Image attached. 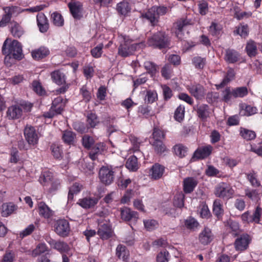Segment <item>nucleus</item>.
Returning <instances> with one entry per match:
<instances>
[{"label":"nucleus","mask_w":262,"mask_h":262,"mask_svg":"<svg viewBox=\"0 0 262 262\" xmlns=\"http://www.w3.org/2000/svg\"><path fill=\"white\" fill-rule=\"evenodd\" d=\"M118 38L120 43L118 48V54L123 57L132 55L136 50L145 46L143 42L133 43V40L127 36L121 35L119 36Z\"/></svg>","instance_id":"f257e3e1"},{"label":"nucleus","mask_w":262,"mask_h":262,"mask_svg":"<svg viewBox=\"0 0 262 262\" xmlns=\"http://www.w3.org/2000/svg\"><path fill=\"white\" fill-rule=\"evenodd\" d=\"M33 104L28 101H22L13 104L8 107L6 116L10 120H15L21 118L24 112H30Z\"/></svg>","instance_id":"f03ea898"},{"label":"nucleus","mask_w":262,"mask_h":262,"mask_svg":"<svg viewBox=\"0 0 262 262\" xmlns=\"http://www.w3.org/2000/svg\"><path fill=\"white\" fill-rule=\"evenodd\" d=\"M147 44L154 48L161 49L168 47L170 44V38L165 32L159 31L149 37Z\"/></svg>","instance_id":"7ed1b4c3"},{"label":"nucleus","mask_w":262,"mask_h":262,"mask_svg":"<svg viewBox=\"0 0 262 262\" xmlns=\"http://www.w3.org/2000/svg\"><path fill=\"white\" fill-rule=\"evenodd\" d=\"M6 40L4 43L2 51L4 54L6 55L5 59L8 57L10 58L13 57L15 59L20 60L23 55L22 53V47L20 43L17 40H13L8 46L6 47Z\"/></svg>","instance_id":"20e7f679"},{"label":"nucleus","mask_w":262,"mask_h":262,"mask_svg":"<svg viewBox=\"0 0 262 262\" xmlns=\"http://www.w3.org/2000/svg\"><path fill=\"white\" fill-rule=\"evenodd\" d=\"M67 100L61 96L55 98L52 103V106L48 112L43 114L45 118H52L56 115L61 114L65 107Z\"/></svg>","instance_id":"39448f33"},{"label":"nucleus","mask_w":262,"mask_h":262,"mask_svg":"<svg viewBox=\"0 0 262 262\" xmlns=\"http://www.w3.org/2000/svg\"><path fill=\"white\" fill-rule=\"evenodd\" d=\"M214 193L216 197L228 200L233 196L234 191L230 184L221 182L215 186Z\"/></svg>","instance_id":"423d86ee"},{"label":"nucleus","mask_w":262,"mask_h":262,"mask_svg":"<svg viewBox=\"0 0 262 262\" xmlns=\"http://www.w3.org/2000/svg\"><path fill=\"white\" fill-rule=\"evenodd\" d=\"M115 172L111 166H102L99 171V178L100 182L105 185L111 184L115 177Z\"/></svg>","instance_id":"0eeeda50"},{"label":"nucleus","mask_w":262,"mask_h":262,"mask_svg":"<svg viewBox=\"0 0 262 262\" xmlns=\"http://www.w3.org/2000/svg\"><path fill=\"white\" fill-rule=\"evenodd\" d=\"M24 135L29 145L35 146L37 144L39 136L34 126L29 124L26 125L24 129Z\"/></svg>","instance_id":"6e6552de"},{"label":"nucleus","mask_w":262,"mask_h":262,"mask_svg":"<svg viewBox=\"0 0 262 262\" xmlns=\"http://www.w3.org/2000/svg\"><path fill=\"white\" fill-rule=\"evenodd\" d=\"M3 9L5 14L0 21V27H5L10 21L12 16L17 15L22 11L19 7L13 6L4 7Z\"/></svg>","instance_id":"1a4fd4ad"},{"label":"nucleus","mask_w":262,"mask_h":262,"mask_svg":"<svg viewBox=\"0 0 262 262\" xmlns=\"http://www.w3.org/2000/svg\"><path fill=\"white\" fill-rule=\"evenodd\" d=\"M252 241L251 237L247 233H244L238 236L234 243L235 250L237 251H244L248 249Z\"/></svg>","instance_id":"9d476101"},{"label":"nucleus","mask_w":262,"mask_h":262,"mask_svg":"<svg viewBox=\"0 0 262 262\" xmlns=\"http://www.w3.org/2000/svg\"><path fill=\"white\" fill-rule=\"evenodd\" d=\"M97 234L102 240H106L112 237L113 231L110 224L106 221L99 223Z\"/></svg>","instance_id":"9b49d317"},{"label":"nucleus","mask_w":262,"mask_h":262,"mask_svg":"<svg viewBox=\"0 0 262 262\" xmlns=\"http://www.w3.org/2000/svg\"><path fill=\"white\" fill-rule=\"evenodd\" d=\"M55 231L60 236H67L70 231L68 221L65 219L58 220L55 224Z\"/></svg>","instance_id":"f8f14e48"},{"label":"nucleus","mask_w":262,"mask_h":262,"mask_svg":"<svg viewBox=\"0 0 262 262\" xmlns=\"http://www.w3.org/2000/svg\"><path fill=\"white\" fill-rule=\"evenodd\" d=\"M187 90L196 99H202L206 94V91L204 86L199 83H193L188 86Z\"/></svg>","instance_id":"ddd939ff"},{"label":"nucleus","mask_w":262,"mask_h":262,"mask_svg":"<svg viewBox=\"0 0 262 262\" xmlns=\"http://www.w3.org/2000/svg\"><path fill=\"white\" fill-rule=\"evenodd\" d=\"M68 7L74 19L79 20L82 17L83 7L80 2H74L69 3Z\"/></svg>","instance_id":"4468645a"},{"label":"nucleus","mask_w":262,"mask_h":262,"mask_svg":"<svg viewBox=\"0 0 262 262\" xmlns=\"http://www.w3.org/2000/svg\"><path fill=\"white\" fill-rule=\"evenodd\" d=\"M213 147L210 145L198 147L194 151L193 159H204L208 157L212 152Z\"/></svg>","instance_id":"2eb2a0df"},{"label":"nucleus","mask_w":262,"mask_h":262,"mask_svg":"<svg viewBox=\"0 0 262 262\" xmlns=\"http://www.w3.org/2000/svg\"><path fill=\"white\" fill-rule=\"evenodd\" d=\"M191 24V20L187 18L181 19L174 24L173 27L176 30L175 33L179 39H182L183 38V34L182 31L184 28Z\"/></svg>","instance_id":"dca6fc26"},{"label":"nucleus","mask_w":262,"mask_h":262,"mask_svg":"<svg viewBox=\"0 0 262 262\" xmlns=\"http://www.w3.org/2000/svg\"><path fill=\"white\" fill-rule=\"evenodd\" d=\"M48 242L52 248L57 250L62 255L64 254V253L68 252L70 250L69 245L64 242L60 241H56L53 239H50Z\"/></svg>","instance_id":"f3484780"},{"label":"nucleus","mask_w":262,"mask_h":262,"mask_svg":"<svg viewBox=\"0 0 262 262\" xmlns=\"http://www.w3.org/2000/svg\"><path fill=\"white\" fill-rule=\"evenodd\" d=\"M213 239V235L211 230L207 227L201 231L199 235V242L204 245H207L210 244Z\"/></svg>","instance_id":"a211bd4d"},{"label":"nucleus","mask_w":262,"mask_h":262,"mask_svg":"<svg viewBox=\"0 0 262 262\" xmlns=\"http://www.w3.org/2000/svg\"><path fill=\"white\" fill-rule=\"evenodd\" d=\"M225 227L226 231L234 236H237L241 232L239 223L232 220L230 219L226 222Z\"/></svg>","instance_id":"6ab92c4d"},{"label":"nucleus","mask_w":262,"mask_h":262,"mask_svg":"<svg viewBox=\"0 0 262 262\" xmlns=\"http://www.w3.org/2000/svg\"><path fill=\"white\" fill-rule=\"evenodd\" d=\"M37 206L38 213L41 217L48 219L53 216V210L44 202H38Z\"/></svg>","instance_id":"aec40b11"},{"label":"nucleus","mask_w":262,"mask_h":262,"mask_svg":"<svg viewBox=\"0 0 262 262\" xmlns=\"http://www.w3.org/2000/svg\"><path fill=\"white\" fill-rule=\"evenodd\" d=\"M99 199L96 197H85L79 199L77 204L84 209L93 208L98 202Z\"/></svg>","instance_id":"412c9836"},{"label":"nucleus","mask_w":262,"mask_h":262,"mask_svg":"<svg viewBox=\"0 0 262 262\" xmlns=\"http://www.w3.org/2000/svg\"><path fill=\"white\" fill-rule=\"evenodd\" d=\"M164 169V166L158 163H156L150 168L149 176L151 179L158 180L163 176Z\"/></svg>","instance_id":"4be33fe9"},{"label":"nucleus","mask_w":262,"mask_h":262,"mask_svg":"<svg viewBox=\"0 0 262 262\" xmlns=\"http://www.w3.org/2000/svg\"><path fill=\"white\" fill-rule=\"evenodd\" d=\"M198 184L196 179L193 177H188L183 181V190L186 193L192 192Z\"/></svg>","instance_id":"5701e85b"},{"label":"nucleus","mask_w":262,"mask_h":262,"mask_svg":"<svg viewBox=\"0 0 262 262\" xmlns=\"http://www.w3.org/2000/svg\"><path fill=\"white\" fill-rule=\"evenodd\" d=\"M52 81L59 85L65 84L66 83V76L60 70H55L51 73Z\"/></svg>","instance_id":"b1692460"},{"label":"nucleus","mask_w":262,"mask_h":262,"mask_svg":"<svg viewBox=\"0 0 262 262\" xmlns=\"http://www.w3.org/2000/svg\"><path fill=\"white\" fill-rule=\"evenodd\" d=\"M121 219L124 221H130L131 220H136L138 218V214L137 212L131 210L127 207H124L121 209Z\"/></svg>","instance_id":"393cba45"},{"label":"nucleus","mask_w":262,"mask_h":262,"mask_svg":"<svg viewBox=\"0 0 262 262\" xmlns=\"http://www.w3.org/2000/svg\"><path fill=\"white\" fill-rule=\"evenodd\" d=\"M37 23L39 31L42 33L47 31L49 28L48 19L44 14L38 13L37 15Z\"/></svg>","instance_id":"a878e982"},{"label":"nucleus","mask_w":262,"mask_h":262,"mask_svg":"<svg viewBox=\"0 0 262 262\" xmlns=\"http://www.w3.org/2000/svg\"><path fill=\"white\" fill-rule=\"evenodd\" d=\"M155 7H152L146 13H143L142 16L148 20L152 26L155 25L158 21V15L155 10Z\"/></svg>","instance_id":"bb28decb"},{"label":"nucleus","mask_w":262,"mask_h":262,"mask_svg":"<svg viewBox=\"0 0 262 262\" xmlns=\"http://www.w3.org/2000/svg\"><path fill=\"white\" fill-rule=\"evenodd\" d=\"M50 51L48 48L41 47L33 50L31 52L32 57L35 60H40L45 58L49 54Z\"/></svg>","instance_id":"cd10ccee"},{"label":"nucleus","mask_w":262,"mask_h":262,"mask_svg":"<svg viewBox=\"0 0 262 262\" xmlns=\"http://www.w3.org/2000/svg\"><path fill=\"white\" fill-rule=\"evenodd\" d=\"M17 208V206L13 203H4L2 206V215L7 217L13 213Z\"/></svg>","instance_id":"c85d7f7f"},{"label":"nucleus","mask_w":262,"mask_h":262,"mask_svg":"<svg viewBox=\"0 0 262 262\" xmlns=\"http://www.w3.org/2000/svg\"><path fill=\"white\" fill-rule=\"evenodd\" d=\"M104 149V146L103 143H97L91 150L89 153L90 158L95 161L97 159L98 155L102 153Z\"/></svg>","instance_id":"c756f323"},{"label":"nucleus","mask_w":262,"mask_h":262,"mask_svg":"<svg viewBox=\"0 0 262 262\" xmlns=\"http://www.w3.org/2000/svg\"><path fill=\"white\" fill-rule=\"evenodd\" d=\"M245 50L249 57H255L257 54V46L256 43L252 40H249L247 42Z\"/></svg>","instance_id":"7c9ffc66"},{"label":"nucleus","mask_w":262,"mask_h":262,"mask_svg":"<svg viewBox=\"0 0 262 262\" xmlns=\"http://www.w3.org/2000/svg\"><path fill=\"white\" fill-rule=\"evenodd\" d=\"M240 55L237 51L228 49L226 51L225 55V60L230 63H233L238 61Z\"/></svg>","instance_id":"2f4dec72"},{"label":"nucleus","mask_w":262,"mask_h":262,"mask_svg":"<svg viewBox=\"0 0 262 262\" xmlns=\"http://www.w3.org/2000/svg\"><path fill=\"white\" fill-rule=\"evenodd\" d=\"M239 135L246 141L254 140L256 137V134L254 131L243 127L239 128Z\"/></svg>","instance_id":"473e14b6"},{"label":"nucleus","mask_w":262,"mask_h":262,"mask_svg":"<svg viewBox=\"0 0 262 262\" xmlns=\"http://www.w3.org/2000/svg\"><path fill=\"white\" fill-rule=\"evenodd\" d=\"M54 179L53 174L51 172L45 170L42 172L39 181L43 186H47Z\"/></svg>","instance_id":"72a5a7b5"},{"label":"nucleus","mask_w":262,"mask_h":262,"mask_svg":"<svg viewBox=\"0 0 262 262\" xmlns=\"http://www.w3.org/2000/svg\"><path fill=\"white\" fill-rule=\"evenodd\" d=\"M82 188V185L78 183H75L69 188L68 193V201H72L74 196L80 192Z\"/></svg>","instance_id":"f704fd0d"},{"label":"nucleus","mask_w":262,"mask_h":262,"mask_svg":"<svg viewBox=\"0 0 262 262\" xmlns=\"http://www.w3.org/2000/svg\"><path fill=\"white\" fill-rule=\"evenodd\" d=\"M116 255L119 259L126 261L128 258L129 251L126 247L122 245H119L116 248Z\"/></svg>","instance_id":"c9c22d12"},{"label":"nucleus","mask_w":262,"mask_h":262,"mask_svg":"<svg viewBox=\"0 0 262 262\" xmlns=\"http://www.w3.org/2000/svg\"><path fill=\"white\" fill-rule=\"evenodd\" d=\"M197 114L199 118L205 121L209 116V107L207 105H200L197 109Z\"/></svg>","instance_id":"e433bc0d"},{"label":"nucleus","mask_w":262,"mask_h":262,"mask_svg":"<svg viewBox=\"0 0 262 262\" xmlns=\"http://www.w3.org/2000/svg\"><path fill=\"white\" fill-rule=\"evenodd\" d=\"M213 213L218 218L223 214V204L220 200L216 199L214 200L213 205Z\"/></svg>","instance_id":"4c0bfd02"},{"label":"nucleus","mask_w":262,"mask_h":262,"mask_svg":"<svg viewBox=\"0 0 262 262\" xmlns=\"http://www.w3.org/2000/svg\"><path fill=\"white\" fill-rule=\"evenodd\" d=\"M10 31L14 37L19 38L24 33L21 27L16 22L11 24Z\"/></svg>","instance_id":"58836bf2"},{"label":"nucleus","mask_w":262,"mask_h":262,"mask_svg":"<svg viewBox=\"0 0 262 262\" xmlns=\"http://www.w3.org/2000/svg\"><path fill=\"white\" fill-rule=\"evenodd\" d=\"M245 194L253 201L257 202L260 199L261 193L257 189H246Z\"/></svg>","instance_id":"ea45409f"},{"label":"nucleus","mask_w":262,"mask_h":262,"mask_svg":"<svg viewBox=\"0 0 262 262\" xmlns=\"http://www.w3.org/2000/svg\"><path fill=\"white\" fill-rule=\"evenodd\" d=\"M50 149L52 155L55 159H60L62 158L63 151L61 145L53 143L51 145Z\"/></svg>","instance_id":"a19ab883"},{"label":"nucleus","mask_w":262,"mask_h":262,"mask_svg":"<svg viewBox=\"0 0 262 262\" xmlns=\"http://www.w3.org/2000/svg\"><path fill=\"white\" fill-rule=\"evenodd\" d=\"M126 167L129 170L136 171L138 168L137 158L135 156H130L127 160Z\"/></svg>","instance_id":"79ce46f5"},{"label":"nucleus","mask_w":262,"mask_h":262,"mask_svg":"<svg viewBox=\"0 0 262 262\" xmlns=\"http://www.w3.org/2000/svg\"><path fill=\"white\" fill-rule=\"evenodd\" d=\"M118 12L123 15H126L130 11L129 3L127 2H122L117 5Z\"/></svg>","instance_id":"37998d69"},{"label":"nucleus","mask_w":262,"mask_h":262,"mask_svg":"<svg viewBox=\"0 0 262 262\" xmlns=\"http://www.w3.org/2000/svg\"><path fill=\"white\" fill-rule=\"evenodd\" d=\"M184 194L182 191L178 192L174 196V206L180 208L183 207L184 205Z\"/></svg>","instance_id":"c03bdc74"},{"label":"nucleus","mask_w":262,"mask_h":262,"mask_svg":"<svg viewBox=\"0 0 262 262\" xmlns=\"http://www.w3.org/2000/svg\"><path fill=\"white\" fill-rule=\"evenodd\" d=\"M75 134L70 130H65L62 133V139L63 142L69 145L72 144L75 138Z\"/></svg>","instance_id":"a18cd8bd"},{"label":"nucleus","mask_w":262,"mask_h":262,"mask_svg":"<svg viewBox=\"0 0 262 262\" xmlns=\"http://www.w3.org/2000/svg\"><path fill=\"white\" fill-rule=\"evenodd\" d=\"M222 29V26L220 24L216 21H213L209 27L208 31L211 35L217 36L220 34Z\"/></svg>","instance_id":"49530a36"},{"label":"nucleus","mask_w":262,"mask_h":262,"mask_svg":"<svg viewBox=\"0 0 262 262\" xmlns=\"http://www.w3.org/2000/svg\"><path fill=\"white\" fill-rule=\"evenodd\" d=\"M154 147L155 151L157 154H162L166 150L165 145L163 144L162 140L152 141L150 142Z\"/></svg>","instance_id":"de8ad7c7"},{"label":"nucleus","mask_w":262,"mask_h":262,"mask_svg":"<svg viewBox=\"0 0 262 262\" xmlns=\"http://www.w3.org/2000/svg\"><path fill=\"white\" fill-rule=\"evenodd\" d=\"M248 180L252 186L258 187L260 186V182L257 178V174L254 172H250L246 174Z\"/></svg>","instance_id":"09e8293b"},{"label":"nucleus","mask_w":262,"mask_h":262,"mask_svg":"<svg viewBox=\"0 0 262 262\" xmlns=\"http://www.w3.org/2000/svg\"><path fill=\"white\" fill-rule=\"evenodd\" d=\"M199 225L198 221L192 217H189L184 221V227L190 230H193Z\"/></svg>","instance_id":"8fccbe9b"},{"label":"nucleus","mask_w":262,"mask_h":262,"mask_svg":"<svg viewBox=\"0 0 262 262\" xmlns=\"http://www.w3.org/2000/svg\"><path fill=\"white\" fill-rule=\"evenodd\" d=\"M235 76V73L233 69L230 68L227 72V74L223 79L221 83L218 85L220 88H222L227 84Z\"/></svg>","instance_id":"3c124183"},{"label":"nucleus","mask_w":262,"mask_h":262,"mask_svg":"<svg viewBox=\"0 0 262 262\" xmlns=\"http://www.w3.org/2000/svg\"><path fill=\"white\" fill-rule=\"evenodd\" d=\"M174 154L180 158L185 157L187 154V148L182 144H177L173 147Z\"/></svg>","instance_id":"603ef678"},{"label":"nucleus","mask_w":262,"mask_h":262,"mask_svg":"<svg viewBox=\"0 0 262 262\" xmlns=\"http://www.w3.org/2000/svg\"><path fill=\"white\" fill-rule=\"evenodd\" d=\"M223 100L227 103L229 102L232 98H234L233 89L227 87L222 92Z\"/></svg>","instance_id":"864d4df0"},{"label":"nucleus","mask_w":262,"mask_h":262,"mask_svg":"<svg viewBox=\"0 0 262 262\" xmlns=\"http://www.w3.org/2000/svg\"><path fill=\"white\" fill-rule=\"evenodd\" d=\"M48 251V247L45 243L39 244L32 251V255L36 257Z\"/></svg>","instance_id":"5fc2aeb1"},{"label":"nucleus","mask_w":262,"mask_h":262,"mask_svg":"<svg viewBox=\"0 0 262 262\" xmlns=\"http://www.w3.org/2000/svg\"><path fill=\"white\" fill-rule=\"evenodd\" d=\"M249 32L248 26L247 25H240L236 28L234 33L238 34L242 37H246L248 36Z\"/></svg>","instance_id":"6e6d98bb"},{"label":"nucleus","mask_w":262,"mask_h":262,"mask_svg":"<svg viewBox=\"0 0 262 262\" xmlns=\"http://www.w3.org/2000/svg\"><path fill=\"white\" fill-rule=\"evenodd\" d=\"M50 183L51 186L49 188V192L50 193H55L61 188V181L59 179L55 178Z\"/></svg>","instance_id":"4d7b16f0"},{"label":"nucleus","mask_w":262,"mask_h":262,"mask_svg":"<svg viewBox=\"0 0 262 262\" xmlns=\"http://www.w3.org/2000/svg\"><path fill=\"white\" fill-rule=\"evenodd\" d=\"M185 114V107L183 105H180L174 112V118L176 120L181 122L184 118Z\"/></svg>","instance_id":"13d9d810"},{"label":"nucleus","mask_w":262,"mask_h":262,"mask_svg":"<svg viewBox=\"0 0 262 262\" xmlns=\"http://www.w3.org/2000/svg\"><path fill=\"white\" fill-rule=\"evenodd\" d=\"M206 63V59L200 56L193 57L192 63L195 68L198 69H203Z\"/></svg>","instance_id":"bf43d9fd"},{"label":"nucleus","mask_w":262,"mask_h":262,"mask_svg":"<svg viewBox=\"0 0 262 262\" xmlns=\"http://www.w3.org/2000/svg\"><path fill=\"white\" fill-rule=\"evenodd\" d=\"M51 18L54 25L60 27L63 26L64 20L61 15L57 12H54L51 15Z\"/></svg>","instance_id":"052dcab7"},{"label":"nucleus","mask_w":262,"mask_h":262,"mask_svg":"<svg viewBox=\"0 0 262 262\" xmlns=\"http://www.w3.org/2000/svg\"><path fill=\"white\" fill-rule=\"evenodd\" d=\"M161 75L166 79H170L172 73V68L170 64H166L161 70Z\"/></svg>","instance_id":"680f3d73"},{"label":"nucleus","mask_w":262,"mask_h":262,"mask_svg":"<svg viewBox=\"0 0 262 262\" xmlns=\"http://www.w3.org/2000/svg\"><path fill=\"white\" fill-rule=\"evenodd\" d=\"M234 98L244 97L248 94L247 88L245 86L239 87L233 89Z\"/></svg>","instance_id":"e2e57ef3"},{"label":"nucleus","mask_w":262,"mask_h":262,"mask_svg":"<svg viewBox=\"0 0 262 262\" xmlns=\"http://www.w3.org/2000/svg\"><path fill=\"white\" fill-rule=\"evenodd\" d=\"M80 94L82 95L83 100L85 102H88L92 98L91 92L88 90L85 85H83L80 90Z\"/></svg>","instance_id":"0e129e2a"},{"label":"nucleus","mask_w":262,"mask_h":262,"mask_svg":"<svg viewBox=\"0 0 262 262\" xmlns=\"http://www.w3.org/2000/svg\"><path fill=\"white\" fill-rule=\"evenodd\" d=\"M144 66L147 71L152 75L155 74L157 71V66L151 61L145 62Z\"/></svg>","instance_id":"69168bd1"},{"label":"nucleus","mask_w":262,"mask_h":262,"mask_svg":"<svg viewBox=\"0 0 262 262\" xmlns=\"http://www.w3.org/2000/svg\"><path fill=\"white\" fill-rule=\"evenodd\" d=\"M251 151L262 157V141L251 144Z\"/></svg>","instance_id":"338daca9"},{"label":"nucleus","mask_w":262,"mask_h":262,"mask_svg":"<svg viewBox=\"0 0 262 262\" xmlns=\"http://www.w3.org/2000/svg\"><path fill=\"white\" fill-rule=\"evenodd\" d=\"M169 252L164 250L160 252L157 256V262H168L169 261Z\"/></svg>","instance_id":"774afa93"}]
</instances>
